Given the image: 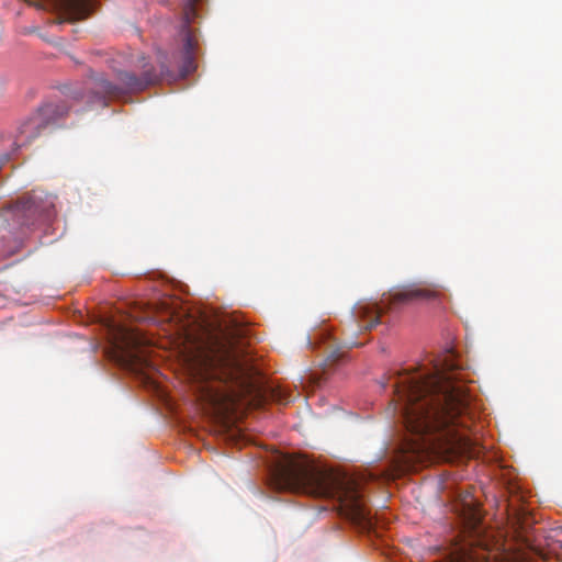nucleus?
I'll use <instances>...</instances> for the list:
<instances>
[{
	"mask_svg": "<svg viewBox=\"0 0 562 562\" xmlns=\"http://www.w3.org/2000/svg\"><path fill=\"white\" fill-rule=\"evenodd\" d=\"M452 352L430 368L397 373L394 411L406 430L424 438L422 446L443 461L479 453L469 437L471 394Z\"/></svg>",
	"mask_w": 562,
	"mask_h": 562,
	"instance_id": "1",
	"label": "nucleus"
},
{
	"mask_svg": "<svg viewBox=\"0 0 562 562\" xmlns=\"http://www.w3.org/2000/svg\"><path fill=\"white\" fill-rule=\"evenodd\" d=\"M182 363L207 415L224 420L251 404V376L228 345L194 342L182 352Z\"/></svg>",
	"mask_w": 562,
	"mask_h": 562,
	"instance_id": "2",
	"label": "nucleus"
},
{
	"mask_svg": "<svg viewBox=\"0 0 562 562\" xmlns=\"http://www.w3.org/2000/svg\"><path fill=\"white\" fill-rule=\"evenodd\" d=\"M136 68L139 75L122 70L116 75L119 83H112L103 77L91 78L86 87H76L67 94V101L50 102L43 105L37 113L26 120L20 127L16 143L24 146L40 136L48 126L64 119L75 104L85 105L78 111L91 109L93 105L106 106L109 100L121 98L126 93L140 92L161 78L169 75V67L161 63L159 71L142 56Z\"/></svg>",
	"mask_w": 562,
	"mask_h": 562,
	"instance_id": "3",
	"label": "nucleus"
},
{
	"mask_svg": "<svg viewBox=\"0 0 562 562\" xmlns=\"http://www.w3.org/2000/svg\"><path fill=\"white\" fill-rule=\"evenodd\" d=\"M270 484L279 492L337 499L347 518L363 528L371 526L359 482L344 473L305 459L284 458L271 469Z\"/></svg>",
	"mask_w": 562,
	"mask_h": 562,
	"instance_id": "4",
	"label": "nucleus"
},
{
	"mask_svg": "<svg viewBox=\"0 0 562 562\" xmlns=\"http://www.w3.org/2000/svg\"><path fill=\"white\" fill-rule=\"evenodd\" d=\"M438 292L432 288L409 284L389 294H383L380 304L359 303L353 307L352 315L360 330H371L379 324L382 313L415 301H430Z\"/></svg>",
	"mask_w": 562,
	"mask_h": 562,
	"instance_id": "5",
	"label": "nucleus"
},
{
	"mask_svg": "<svg viewBox=\"0 0 562 562\" xmlns=\"http://www.w3.org/2000/svg\"><path fill=\"white\" fill-rule=\"evenodd\" d=\"M57 196L35 189L23 194L13 205V220L22 226L33 227L50 223L57 215Z\"/></svg>",
	"mask_w": 562,
	"mask_h": 562,
	"instance_id": "6",
	"label": "nucleus"
},
{
	"mask_svg": "<svg viewBox=\"0 0 562 562\" xmlns=\"http://www.w3.org/2000/svg\"><path fill=\"white\" fill-rule=\"evenodd\" d=\"M142 344L143 339L138 334L120 328L114 341L119 361L132 370L142 367L145 363V359L139 350Z\"/></svg>",
	"mask_w": 562,
	"mask_h": 562,
	"instance_id": "7",
	"label": "nucleus"
},
{
	"mask_svg": "<svg viewBox=\"0 0 562 562\" xmlns=\"http://www.w3.org/2000/svg\"><path fill=\"white\" fill-rule=\"evenodd\" d=\"M198 2H199V0H184V3H183V18H184V25L182 29L183 63L180 68L181 77H187L188 75L192 74L196 68L195 58H194L196 40L194 38L189 25L195 16V5Z\"/></svg>",
	"mask_w": 562,
	"mask_h": 562,
	"instance_id": "8",
	"label": "nucleus"
},
{
	"mask_svg": "<svg viewBox=\"0 0 562 562\" xmlns=\"http://www.w3.org/2000/svg\"><path fill=\"white\" fill-rule=\"evenodd\" d=\"M462 517L467 527L476 530L482 522V514L476 504L464 502Z\"/></svg>",
	"mask_w": 562,
	"mask_h": 562,
	"instance_id": "9",
	"label": "nucleus"
},
{
	"mask_svg": "<svg viewBox=\"0 0 562 562\" xmlns=\"http://www.w3.org/2000/svg\"><path fill=\"white\" fill-rule=\"evenodd\" d=\"M339 357H340V353L337 355L335 351H333L328 355L327 361H329V363L331 364V363L336 362L339 359Z\"/></svg>",
	"mask_w": 562,
	"mask_h": 562,
	"instance_id": "10",
	"label": "nucleus"
},
{
	"mask_svg": "<svg viewBox=\"0 0 562 562\" xmlns=\"http://www.w3.org/2000/svg\"><path fill=\"white\" fill-rule=\"evenodd\" d=\"M348 345H349L350 347H352V346H357L358 344H356V342H349Z\"/></svg>",
	"mask_w": 562,
	"mask_h": 562,
	"instance_id": "11",
	"label": "nucleus"
}]
</instances>
